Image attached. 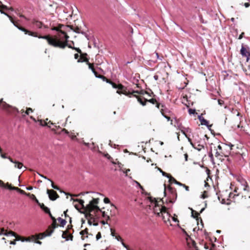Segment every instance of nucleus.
I'll list each match as a JSON object with an SVG mask.
<instances>
[{
  "label": "nucleus",
  "mask_w": 250,
  "mask_h": 250,
  "mask_svg": "<svg viewBox=\"0 0 250 250\" xmlns=\"http://www.w3.org/2000/svg\"><path fill=\"white\" fill-rule=\"evenodd\" d=\"M158 169L160 171V172L162 173L163 176L167 177V178H169V177H168L169 176V174H168L167 173H166L165 172L163 171L162 169H161L159 168H158Z\"/></svg>",
  "instance_id": "obj_31"
},
{
  "label": "nucleus",
  "mask_w": 250,
  "mask_h": 250,
  "mask_svg": "<svg viewBox=\"0 0 250 250\" xmlns=\"http://www.w3.org/2000/svg\"><path fill=\"white\" fill-rule=\"evenodd\" d=\"M109 83L111 84L113 88H118L119 90L122 89V88L123 87L122 85L119 84V85H117L115 83H113L111 81H110Z\"/></svg>",
  "instance_id": "obj_18"
},
{
  "label": "nucleus",
  "mask_w": 250,
  "mask_h": 250,
  "mask_svg": "<svg viewBox=\"0 0 250 250\" xmlns=\"http://www.w3.org/2000/svg\"><path fill=\"white\" fill-rule=\"evenodd\" d=\"M244 34V33H243H243H242L240 35V36H239V37L238 39H239V40H240V39H242V38H243V37Z\"/></svg>",
  "instance_id": "obj_61"
},
{
  "label": "nucleus",
  "mask_w": 250,
  "mask_h": 250,
  "mask_svg": "<svg viewBox=\"0 0 250 250\" xmlns=\"http://www.w3.org/2000/svg\"><path fill=\"white\" fill-rule=\"evenodd\" d=\"M208 156L211 161H213L214 157L211 151L208 153Z\"/></svg>",
  "instance_id": "obj_39"
},
{
  "label": "nucleus",
  "mask_w": 250,
  "mask_h": 250,
  "mask_svg": "<svg viewBox=\"0 0 250 250\" xmlns=\"http://www.w3.org/2000/svg\"><path fill=\"white\" fill-rule=\"evenodd\" d=\"M62 237L64 239H65L66 241H68L69 239L72 240V238H73V236L71 235H69L68 237H66V236H65L64 232L63 233V234L62 235Z\"/></svg>",
  "instance_id": "obj_24"
},
{
  "label": "nucleus",
  "mask_w": 250,
  "mask_h": 250,
  "mask_svg": "<svg viewBox=\"0 0 250 250\" xmlns=\"http://www.w3.org/2000/svg\"><path fill=\"white\" fill-rule=\"evenodd\" d=\"M163 220L164 221L167 223V222H169L170 223V217L171 216L166 211V213H163L161 214Z\"/></svg>",
  "instance_id": "obj_13"
},
{
  "label": "nucleus",
  "mask_w": 250,
  "mask_h": 250,
  "mask_svg": "<svg viewBox=\"0 0 250 250\" xmlns=\"http://www.w3.org/2000/svg\"><path fill=\"white\" fill-rule=\"evenodd\" d=\"M188 140L190 142L192 146L198 151H200L204 148V143L203 142H197L196 143H193L189 138H188Z\"/></svg>",
  "instance_id": "obj_8"
},
{
  "label": "nucleus",
  "mask_w": 250,
  "mask_h": 250,
  "mask_svg": "<svg viewBox=\"0 0 250 250\" xmlns=\"http://www.w3.org/2000/svg\"><path fill=\"white\" fill-rule=\"evenodd\" d=\"M103 217L106 220H108L110 219V217L108 215H107L104 211H102Z\"/></svg>",
  "instance_id": "obj_28"
},
{
  "label": "nucleus",
  "mask_w": 250,
  "mask_h": 250,
  "mask_svg": "<svg viewBox=\"0 0 250 250\" xmlns=\"http://www.w3.org/2000/svg\"><path fill=\"white\" fill-rule=\"evenodd\" d=\"M98 78L102 79L104 81L106 82L107 83H109L110 81V80L106 79L104 76L102 75L98 76Z\"/></svg>",
  "instance_id": "obj_27"
},
{
  "label": "nucleus",
  "mask_w": 250,
  "mask_h": 250,
  "mask_svg": "<svg viewBox=\"0 0 250 250\" xmlns=\"http://www.w3.org/2000/svg\"><path fill=\"white\" fill-rule=\"evenodd\" d=\"M14 164L15 167L17 168L18 169H21L23 167L22 164L21 162L15 161Z\"/></svg>",
  "instance_id": "obj_19"
},
{
  "label": "nucleus",
  "mask_w": 250,
  "mask_h": 250,
  "mask_svg": "<svg viewBox=\"0 0 250 250\" xmlns=\"http://www.w3.org/2000/svg\"><path fill=\"white\" fill-rule=\"evenodd\" d=\"M198 118L199 120L200 121L201 124L202 125H206L208 127L211 126V125H208V122L207 120L204 119L202 116V115H199Z\"/></svg>",
  "instance_id": "obj_14"
},
{
  "label": "nucleus",
  "mask_w": 250,
  "mask_h": 250,
  "mask_svg": "<svg viewBox=\"0 0 250 250\" xmlns=\"http://www.w3.org/2000/svg\"><path fill=\"white\" fill-rule=\"evenodd\" d=\"M244 5L246 7H249V6L250 5V4L249 3H245Z\"/></svg>",
  "instance_id": "obj_62"
},
{
  "label": "nucleus",
  "mask_w": 250,
  "mask_h": 250,
  "mask_svg": "<svg viewBox=\"0 0 250 250\" xmlns=\"http://www.w3.org/2000/svg\"><path fill=\"white\" fill-rule=\"evenodd\" d=\"M168 177H169V178H168L169 179V182L170 183H173L174 184H175L176 183L177 181L173 177H172L170 175Z\"/></svg>",
  "instance_id": "obj_26"
},
{
  "label": "nucleus",
  "mask_w": 250,
  "mask_h": 250,
  "mask_svg": "<svg viewBox=\"0 0 250 250\" xmlns=\"http://www.w3.org/2000/svg\"><path fill=\"white\" fill-rule=\"evenodd\" d=\"M178 129L181 130V132L187 137L186 132L188 131V128L183 126L181 124L178 126Z\"/></svg>",
  "instance_id": "obj_16"
},
{
  "label": "nucleus",
  "mask_w": 250,
  "mask_h": 250,
  "mask_svg": "<svg viewBox=\"0 0 250 250\" xmlns=\"http://www.w3.org/2000/svg\"><path fill=\"white\" fill-rule=\"evenodd\" d=\"M115 239L118 241H122L123 240L120 236H115Z\"/></svg>",
  "instance_id": "obj_47"
},
{
  "label": "nucleus",
  "mask_w": 250,
  "mask_h": 250,
  "mask_svg": "<svg viewBox=\"0 0 250 250\" xmlns=\"http://www.w3.org/2000/svg\"><path fill=\"white\" fill-rule=\"evenodd\" d=\"M0 156L3 159H7V157L4 154L1 153Z\"/></svg>",
  "instance_id": "obj_56"
},
{
  "label": "nucleus",
  "mask_w": 250,
  "mask_h": 250,
  "mask_svg": "<svg viewBox=\"0 0 250 250\" xmlns=\"http://www.w3.org/2000/svg\"><path fill=\"white\" fill-rule=\"evenodd\" d=\"M7 159H8V160H9L11 162H12V163H14V164L15 163V161H14V160H13L11 158H10V157H8V158H7Z\"/></svg>",
  "instance_id": "obj_58"
},
{
  "label": "nucleus",
  "mask_w": 250,
  "mask_h": 250,
  "mask_svg": "<svg viewBox=\"0 0 250 250\" xmlns=\"http://www.w3.org/2000/svg\"><path fill=\"white\" fill-rule=\"evenodd\" d=\"M0 233H2L1 235L2 234L4 235V233L5 232H4V229L3 228L1 229V232Z\"/></svg>",
  "instance_id": "obj_63"
},
{
  "label": "nucleus",
  "mask_w": 250,
  "mask_h": 250,
  "mask_svg": "<svg viewBox=\"0 0 250 250\" xmlns=\"http://www.w3.org/2000/svg\"><path fill=\"white\" fill-rule=\"evenodd\" d=\"M53 230H51L49 233L48 235L45 234L44 233L43 234H40L38 237V239H43L44 237L46 236L47 235L50 236L51 235L52 233L53 232Z\"/></svg>",
  "instance_id": "obj_22"
},
{
  "label": "nucleus",
  "mask_w": 250,
  "mask_h": 250,
  "mask_svg": "<svg viewBox=\"0 0 250 250\" xmlns=\"http://www.w3.org/2000/svg\"><path fill=\"white\" fill-rule=\"evenodd\" d=\"M32 24L37 29H47L48 26L44 24L42 21L36 19H33L31 21Z\"/></svg>",
  "instance_id": "obj_4"
},
{
  "label": "nucleus",
  "mask_w": 250,
  "mask_h": 250,
  "mask_svg": "<svg viewBox=\"0 0 250 250\" xmlns=\"http://www.w3.org/2000/svg\"><path fill=\"white\" fill-rule=\"evenodd\" d=\"M150 205H149L150 208L153 209V211L154 214H156L158 216H160L163 213H166V208L165 207H162L159 205L158 202L155 198L152 197L148 198Z\"/></svg>",
  "instance_id": "obj_3"
},
{
  "label": "nucleus",
  "mask_w": 250,
  "mask_h": 250,
  "mask_svg": "<svg viewBox=\"0 0 250 250\" xmlns=\"http://www.w3.org/2000/svg\"><path fill=\"white\" fill-rule=\"evenodd\" d=\"M62 131L64 132L65 134H68L69 133L68 131L64 128L62 129Z\"/></svg>",
  "instance_id": "obj_59"
},
{
  "label": "nucleus",
  "mask_w": 250,
  "mask_h": 250,
  "mask_svg": "<svg viewBox=\"0 0 250 250\" xmlns=\"http://www.w3.org/2000/svg\"><path fill=\"white\" fill-rule=\"evenodd\" d=\"M123 171L124 172V173H125V176H127V173L128 172L130 171V169H127L125 171H124V170H123Z\"/></svg>",
  "instance_id": "obj_60"
},
{
  "label": "nucleus",
  "mask_w": 250,
  "mask_h": 250,
  "mask_svg": "<svg viewBox=\"0 0 250 250\" xmlns=\"http://www.w3.org/2000/svg\"><path fill=\"white\" fill-rule=\"evenodd\" d=\"M2 104V108L3 109H6L7 108L10 107V105L7 104L5 102H3V99H1L0 100V104Z\"/></svg>",
  "instance_id": "obj_21"
},
{
  "label": "nucleus",
  "mask_w": 250,
  "mask_h": 250,
  "mask_svg": "<svg viewBox=\"0 0 250 250\" xmlns=\"http://www.w3.org/2000/svg\"><path fill=\"white\" fill-rule=\"evenodd\" d=\"M39 205L40 206V207H41V208L43 210L44 209V208L45 207V206H44V205L43 204H41V203H39Z\"/></svg>",
  "instance_id": "obj_50"
},
{
  "label": "nucleus",
  "mask_w": 250,
  "mask_h": 250,
  "mask_svg": "<svg viewBox=\"0 0 250 250\" xmlns=\"http://www.w3.org/2000/svg\"><path fill=\"white\" fill-rule=\"evenodd\" d=\"M4 186H0L1 187L6 188L10 190H15L19 192H20L21 194L26 195L27 196H28L30 195V193H26L24 190L21 189L20 188H19L17 187H12L10 185H9L8 183L6 184H5L3 182Z\"/></svg>",
  "instance_id": "obj_6"
},
{
  "label": "nucleus",
  "mask_w": 250,
  "mask_h": 250,
  "mask_svg": "<svg viewBox=\"0 0 250 250\" xmlns=\"http://www.w3.org/2000/svg\"><path fill=\"white\" fill-rule=\"evenodd\" d=\"M58 220L60 222L61 225L62 227H63L66 223V220L65 219L61 218V217H59L58 218Z\"/></svg>",
  "instance_id": "obj_20"
},
{
  "label": "nucleus",
  "mask_w": 250,
  "mask_h": 250,
  "mask_svg": "<svg viewBox=\"0 0 250 250\" xmlns=\"http://www.w3.org/2000/svg\"><path fill=\"white\" fill-rule=\"evenodd\" d=\"M70 200H73L74 202H78L83 208L85 209L86 211H88V213L85 214V217L86 218L90 217L91 215L90 213L94 210H95L96 212L102 211L99 207L97 206L99 203V198H93L89 202V203L86 206V207H84V201L83 200L78 199H73L71 198Z\"/></svg>",
  "instance_id": "obj_2"
},
{
  "label": "nucleus",
  "mask_w": 250,
  "mask_h": 250,
  "mask_svg": "<svg viewBox=\"0 0 250 250\" xmlns=\"http://www.w3.org/2000/svg\"><path fill=\"white\" fill-rule=\"evenodd\" d=\"M47 193L48 195L49 198L51 200L54 201L59 197L56 192L53 190H47Z\"/></svg>",
  "instance_id": "obj_11"
},
{
  "label": "nucleus",
  "mask_w": 250,
  "mask_h": 250,
  "mask_svg": "<svg viewBox=\"0 0 250 250\" xmlns=\"http://www.w3.org/2000/svg\"><path fill=\"white\" fill-rule=\"evenodd\" d=\"M92 72L94 73L95 77L98 78V76H99L100 75H98L97 72L95 70H92Z\"/></svg>",
  "instance_id": "obj_49"
},
{
  "label": "nucleus",
  "mask_w": 250,
  "mask_h": 250,
  "mask_svg": "<svg viewBox=\"0 0 250 250\" xmlns=\"http://www.w3.org/2000/svg\"><path fill=\"white\" fill-rule=\"evenodd\" d=\"M241 54L243 57L247 58L248 62L250 59V49L249 47H245L243 45H242L240 50Z\"/></svg>",
  "instance_id": "obj_5"
},
{
  "label": "nucleus",
  "mask_w": 250,
  "mask_h": 250,
  "mask_svg": "<svg viewBox=\"0 0 250 250\" xmlns=\"http://www.w3.org/2000/svg\"><path fill=\"white\" fill-rule=\"evenodd\" d=\"M4 235H5V236H10V235H11V236H15V237H16V233H15L13 231H9L8 232H6V233H4Z\"/></svg>",
  "instance_id": "obj_25"
},
{
  "label": "nucleus",
  "mask_w": 250,
  "mask_h": 250,
  "mask_svg": "<svg viewBox=\"0 0 250 250\" xmlns=\"http://www.w3.org/2000/svg\"><path fill=\"white\" fill-rule=\"evenodd\" d=\"M134 182L136 183V184L138 186V187H139L140 189H142V190H143V189H143V187H142V186L140 184V183H139V182H137V181H134Z\"/></svg>",
  "instance_id": "obj_42"
},
{
  "label": "nucleus",
  "mask_w": 250,
  "mask_h": 250,
  "mask_svg": "<svg viewBox=\"0 0 250 250\" xmlns=\"http://www.w3.org/2000/svg\"><path fill=\"white\" fill-rule=\"evenodd\" d=\"M88 233V229H87L83 230L80 232V234L82 235H83L84 234H86Z\"/></svg>",
  "instance_id": "obj_33"
},
{
  "label": "nucleus",
  "mask_w": 250,
  "mask_h": 250,
  "mask_svg": "<svg viewBox=\"0 0 250 250\" xmlns=\"http://www.w3.org/2000/svg\"><path fill=\"white\" fill-rule=\"evenodd\" d=\"M89 193V192H81L80 193V194H78V195H75V196H80V195H84L85 194H87V193Z\"/></svg>",
  "instance_id": "obj_51"
},
{
  "label": "nucleus",
  "mask_w": 250,
  "mask_h": 250,
  "mask_svg": "<svg viewBox=\"0 0 250 250\" xmlns=\"http://www.w3.org/2000/svg\"><path fill=\"white\" fill-rule=\"evenodd\" d=\"M43 210L46 213H50V209L48 208V207H45L44 209H43Z\"/></svg>",
  "instance_id": "obj_38"
},
{
  "label": "nucleus",
  "mask_w": 250,
  "mask_h": 250,
  "mask_svg": "<svg viewBox=\"0 0 250 250\" xmlns=\"http://www.w3.org/2000/svg\"><path fill=\"white\" fill-rule=\"evenodd\" d=\"M74 32L76 33H82L83 34H85V33H84L83 32L81 31V30L79 28H76V29H75Z\"/></svg>",
  "instance_id": "obj_35"
},
{
  "label": "nucleus",
  "mask_w": 250,
  "mask_h": 250,
  "mask_svg": "<svg viewBox=\"0 0 250 250\" xmlns=\"http://www.w3.org/2000/svg\"><path fill=\"white\" fill-rule=\"evenodd\" d=\"M157 108L160 109L162 114L166 115L167 114L168 115H170V113H171V112L169 109H168L167 107H166L165 105L163 104L160 105V104H157Z\"/></svg>",
  "instance_id": "obj_10"
},
{
  "label": "nucleus",
  "mask_w": 250,
  "mask_h": 250,
  "mask_svg": "<svg viewBox=\"0 0 250 250\" xmlns=\"http://www.w3.org/2000/svg\"><path fill=\"white\" fill-rule=\"evenodd\" d=\"M238 183L241 185L242 189L244 191H249V188L247 181L242 178H239L237 180Z\"/></svg>",
  "instance_id": "obj_9"
},
{
  "label": "nucleus",
  "mask_w": 250,
  "mask_h": 250,
  "mask_svg": "<svg viewBox=\"0 0 250 250\" xmlns=\"http://www.w3.org/2000/svg\"><path fill=\"white\" fill-rule=\"evenodd\" d=\"M79 55L78 54H75L74 55V58L75 59H77L79 58Z\"/></svg>",
  "instance_id": "obj_64"
},
{
  "label": "nucleus",
  "mask_w": 250,
  "mask_h": 250,
  "mask_svg": "<svg viewBox=\"0 0 250 250\" xmlns=\"http://www.w3.org/2000/svg\"><path fill=\"white\" fill-rule=\"evenodd\" d=\"M86 62L87 64L88 65V67L91 70V71H92V70H95L92 64H91L87 60V59H82V58H80V59H79L78 60V62Z\"/></svg>",
  "instance_id": "obj_15"
},
{
  "label": "nucleus",
  "mask_w": 250,
  "mask_h": 250,
  "mask_svg": "<svg viewBox=\"0 0 250 250\" xmlns=\"http://www.w3.org/2000/svg\"><path fill=\"white\" fill-rule=\"evenodd\" d=\"M175 184H176V185H177L178 186H182V187H183V185H184V184H182V183H180L179 182H178V181L176 182Z\"/></svg>",
  "instance_id": "obj_54"
},
{
  "label": "nucleus",
  "mask_w": 250,
  "mask_h": 250,
  "mask_svg": "<svg viewBox=\"0 0 250 250\" xmlns=\"http://www.w3.org/2000/svg\"><path fill=\"white\" fill-rule=\"evenodd\" d=\"M225 145L229 147V149L228 150V151H229V152L230 153V151H231V150H232V147L234 146V145H232L230 143H228L225 144Z\"/></svg>",
  "instance_id": "obj_30"
},
{
  "label": "nucleus",
  "mask_w": 250,
  "mask_h": 250,
  "mask_svg": "<svg viewBox=\"0 0 250 250\" xmlns=\"http://www.w3.org/2000/svg\"><path fill=\"white\" fill-rule=\"evenodd\" d=\"M167 189L173 194V196L175 195L176 197L177 196L175 191L173 190V189L171 187H168Z\"/></svg>",
  "instance_id": "obj_29"
},
{
  "label": "nucleus",
  "mask_w": 250,
  "mask_h": 250,
  "mask_svg": "<svg viewBox=\"0 0 250 250\" xmlns=\"http://www.w3.org/2000/svg\"><path fill=\"white\" fill-rule=\"evenodd\" d=\"M51 182V187L55 189H57V190H60L61 192H63L64 193V194H67L66 192H65L64 191H62L60 190V188L59 187H58L57 186H55L53 183V182Z\"/></svg>",
  "instance_id": "obj_23"
},
{
  "label": "nucleus",
  "mask_w": 250,
  "mask_h": 250,
  "mask_svg": "<svg viewBox=\"0 0 250 250\" xmlns=\"http://www.w3.org/2000/svg\"><path fill=\"white\" fill-rule=\"evenodd\" d=\"M38 174H39V175L41 177H42L43 178H44V179H46V180H48V181H50V182H52V180H51L50 179H49L47 178L46 176H43V175H42V174H39V173H38Z\"/></svg>",
  "instance_id": "obj_46"
},
{
  "label": "nucleus",
  "mask_w": 250,
  "mask_h": 250,
  "mask_svg": "<svg viewBox=\"0 0 250 250\" xmlns=\"http://www.w3.org/2000/svg\"><path fill=\"white\" fill-rule=\"evenodd\" d=\"M245 156L244 153H238L236 154V159L237 160L239 165L241 166H244L245 165L246 163V160L245 158Z\"/></svg>",
  "instance_id": "obj_7"
},
{
  "label": "nucleus",
  "mask_w": 250,
  "mask_h": 250,
  "mask_svg": "<svg viewBox=\"0 0 250 250\" xmlns=\"http://www.w3.org/2000/svg\"><path fill=\"white\" fill-rule=\"evenodd\" d=\"M41 125L42 126H46V125H47V123L45 121H41Z\"/></svg>",
  "instance_id": "obj_45"
},
{
  "label": "nucleus",
  "mask_w": 250,
  "mask_h": 250,
  "mask_svg": "<svg viewBox=\"0 0 250 250\" xmlns=\"http://www.w3.org/2000/svg\"><path fill=\"white\" fill-rule=\"evenodd\" d=\"M146 102H148L152 104H154L156 102V100L155 99H151L150 100H146Z\"/></svg>",
  "instance_id": "obj_34"
},
{
  "label": "nucleus",
  "mask_w": 250,
  "mask_h": 250,
  "mask_svg": "<svg viewBox=\"0 0 250 250\" xmlns=\"http://www.w3.org/2000/svg\"><path fill=\"white\" fill-rule=\"evenodd\" d=\"M1 13L6 15L10 20L11 22L20 30L24 32L25 34H28L29 36H33L34 37H37L39 39H43L47 40L48 43L55 47H59L60 48H64L66 46L70 48L73 49L74 47H72L70 44H68V39L69 36L66 34L65 32L62 31L61 30L58 29L57 28H54L53 30H55L58 31L57 34L54 37H51L49 35L45 36H38L37 32H32L28 30L21 26H18L15 23L14 21L12 19V17L7 14L6 13L0 10Z\"/></svg>",
  "instance_id": "obj_1"
},
{
  "label": "nucleus",
  "mask_w": 250,
  "mask_h": 250,
  "mask_svg": "<svg viewBox=\"0 0 250 250\" xmlns=\"http://www.w3.org/2000/svg\"><path fill=\"white\" fill-rule=\"evenodd\" d=\"M218 149L220 150V151H223L222 147L221 145H218L217 146Z\"/></svg>",
  "instance_id": "obj_57"
},
{
  "label": "nucleus",
  "mask_w": 250,
  "mask_h": 250,
  "mask_svg": "<svg viewBox=\"0 0 250 250\" xmlns=\"http://www.w3.org/2000/svg\"><path fill=\"white\" fill-rule=\"evenodd\" d=\"M172 220L173 222H175V223H178L179 222V221L178 220V219L177 218H175V217H172V216H171L170 217V220Z\"/></svg>",
  "instance_id": "obj_36"
},
{
  "label": "nucleus",
  "mask_w": 250,
  "mask_h": 250,
  "mask_svg": "<svg viewBox=\"0 0 250 250\" xmlns=\"http://www.w3.org/2000/svg\"><path fill=\"white\" fill-rule=\"evenodd\" d=\"M121 243L124 248L127 249V248H128L127 246L123 242V240L121 241Z\"/></svg>",
  "instance_id": "obj_53"
},
{
  "label": "nucleus",
  "mask_w": 250,
  "mask_h": 250,
  "mask_svg": "<svg viewBox=\"0 0 250 250\" xmlns=\"http://www.w3.org/2000/svg\"><path fill=\"white\" fill-rule=\"evenodd\" d=\"M188 112L190 114H194L195 113L196 110L195 109L189 108L188 110Z\"/></svg>",
  "instance_id": "obj_32"
},
{
  "label": "nucleus",
  "mask_w": 250,
  "mask_h": 250,
  "mask_svg": "<svg viewBox=\"0 0 250 250\" xmlns=\"http://www.w3.org/2000/svg\"><path fill=\"white\" fill-rule=\"evenodd\" d=\"M135 97H136L137 98L138 101L143 106L145 105L146 104V99H144L143 97H140L135 95H134Z\"/></svg>",
  "instance_id": "obj_17"
},
{
  "label": "nucleus",
  "mask_w": 250,
  "mask_h": 250,
  "mask_svg": "<svg viewBox=\"0 0 250 250\" xmlns=\"http://www.w3.org/2000/svg\"><path fill=\"white\" fill-rule=\"evenodd\" d=\"M104 202L105 204H108L110 203V200L108 198H104Z\"/></svg>",
  "instance_id": "obj_43"
},
{
  "label": "nucleus",
  "mask_w": 250,
  "mask_h": 250,
  "mask_svg": "<svg viewBox=\"0 0 250 250\" xmlns=\"http://www.w3.org/2000/svg\"><path fill=\"white\" fill-rule=\"evenodd\" d=\"M230 155L229 151H228L226 152V153H224L223 151H216L215 153V156L217 158H219L221 159V158L223 157H227Z\"/></svg>",
  "instance_id": "obj_12"
},
{
  "label": "nucleus",
  "mask_w": 250,
  "mask_h": 250,
  "mask_svg": "<svg viewBox=\"0 0 250 250\" xmlns=\"http://www.w3.org/2000/svg\"><path fill=\"white\" fill-rule=\"evenodd\" d=\"M183 187L185 188L187 191H189V187L185 184L183 185Z\"/></svg>",
  "instance_id": "obj_55"
},
{
  "label": "nucleus",
  "mask_w": 250,
  "mask_h": 250,
  "mask_svg": "<svg viewBox=\"0 0 250 250\" xmlns=\"http://www.w3.org/2000/svg\"><path fill=\"white\" fill-rule=\"evenodd\" d=\"M30 112H32V111H33V110H32V108H28L27 109V110H26V111H25V114L26 115H28V114H29V112H30Z\"/></svg>",
  "instance_id": "obj_40"
},
{
  "label": "nucleus",
  "mask_w": 250,
  "mask_h": 250,
  "mask_svg": "<svg viewBox=\"0 0 250 250\" xmlns=\"http://www.w3.org/2000/svg\"><path fill=\"white\" fill-rule=\"evenodd\" d=\"M48 214H49V216L50 217V218H51V219L53 221L54 224H55L56 223V219H55V217H54L52 215L51 212H50V213H48Z\"/></svg>",
  "instance_id": "obj_41"
},
{
  "label": "nucleus",
  "mask_w": 250,
  "mask_h": 250,
  "mask_svg": "<svg viewBox=\"0 0 250 250\" xmlns=\"http://www.w3.org/2000/svg\"><path fill=\"white\" fill-rule=\"evenodd\" d=\"M73 49L76 50L78 53H81V50L80 48L74 47Z\"/></svg>",
  "instance_id": "obj_48"
},
{
  "label": "nucleus",
  "mask_w": 250,
  "mask_h": 250,
  "mask_svg": "<svg viewBox=\"0 0 250 250\" xmlns=\"http://www.w3.org/2000/svg\"><path fill=\"white\" fill-rule=\"evenodd\" d=\"M101 238V234L100 232H99L96 235V239L98 240Z\"/></svg>",
  "instance_id": "obj_44"
},
{
  "label": "nucleus",
  "mask_w": 250,
  "mask_h": 250,
  "mask_svg": "<svg viewBox=\"0 0 250 250\" xmlns=\"http://www.w3.org/2000/svg\"><path fill=\"white\" fill-rule=\"evenodd\" d=\"M162 115L167 120V121H171V124L172 125V121L171 120V119L169 117H168V116H167V115H165V114H162Z\"/></svg>",
  "instance_id": "obj_37"
},
{
  "label": "nucleus",
  "mask_w": 250,
  "mask_h": 250,
  "mask_svg": "<svg viewBox=\"0 0 250 250\" xmlns=\"http://www.w3.org/2000/svg\"><path fill=\"white\" fill-rule=\"evenodd\" d=\"M29 196H30V198L33 200H35L36 198V196L34 194H30Z\"/></svg>",
  "instance_id": "obj_52"
}]
</instances>
